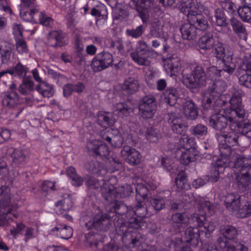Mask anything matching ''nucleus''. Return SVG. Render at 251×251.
Segmentation results:
<instances>
[{
  "label": "nucleus",
  "mask_w": 251,
  "mask_h": 251,
  "mask_svg": "<svg viewBox=\"0 0 251 251\" xmlns=\"http://www.w3.org/2000/svg\"><path fill=\"white\" fill-rule=\"evenodd\" d=\"M179 115V112L177 110L175 112L171 111L169 113L168 122L172 124V129L173 132L181 136L186 134L188 127L182 123Z\"/></svg>",
  "instance_id": "nucleus-19"
},
{
  "label": "nucleus",
  "mask_w": 251,
  "mask_h": 251,
  "mask_svg": "<svg viewBox=\"0 0 251 251\" xmlns=\"http://www.w3.org/2000/svg\"><path fill=\"white\" fill-rule=\"evenodd\" d=\"M55 182L46 180L44 181L42 184V189L44 191H50L55 190Z\"/></svg>",
  "instance_id": "nucleus-62"
},
{
  "label": "nucleus",
  "mask_w": 251,
  "mask_h": 251,
  "mask_svg": "<svg viewBox=\"0 0 251 251\" xmlns=\"http://www.w3.org/2000/svg\"><path fill=\"white\" fill-rule=\"evenodd\" d=\"M68 42L66 34L60 31H52L48 37L47 44L50 47H62L66 45Z\"/></svg>",
  "instance_id": "nucleus-22"
},
{
  "label": "nucleus",
  "mask_w": 251,
  "mask_h": 251,
  "mask_svg": "<svg viewBox=\"0 0 251 251\" xmlns=\"http://www.w3.org/2000/svg\"><path fill=\"white\" fill-rule=\"evenodd\" d=\"M139 83L138 81L133 77H129L126 79L122 85H119L117 87H120L129 94H132L138 91Z\"/></svg>",
  "instance_id": "nucleus-36"
},
{
  "label": "nucleus",
  "mask_w": 251,
  "mask_h": 251,
  "mask_svg": "<svg viewBox=\"0 0 251 251\" xmlns=\"http://www.w3.org/2000/svg\"><path fill=\"white\" fill-rule=\"evenodd\" d=\"M215 137L219 142L220 151L226 155L232 152L231 147L239 145V141L247 137L251 141V123L245 120L229 125V131L216 133Z\"/></svg>",
  "instance_id": "nucleus-3"
},
{
  "label": "nucleus",
  "mask_w": 251,
  "mask_h": 251,
  "mask_svg": "<svg viewBox=\"0 0 251 251\" xmlns=\"http://www.w3.org/2000/svg\"><path fill=\"white\" fill-rule=\"evenodd\" d=\"M98 121L99 124L104 127L112 126L115 121V118L112 114L109 112L101 111L98 114Z\"/></svg>",
  "instance_id": "nucleus-37"
},
{
  "label": "nucleus",
  "mask_w": 251,
  "mask_h": 251,
  "mask_svg": "<svg viewBox=\"0 0 251 251\" xmlns=\"http://www.w3.org/2000/svg\"><path fill=\"white\" fill-rule=\"evenodd\" d=\"M53 231H57L59 235L61 238L64 239H68L71 238L73 235V228L66 225H59L56 226L53 229Z\"/></svg>",
  "instance_id": "nucleus-43"
},
{
  "label": "nucleus",
  "mask_w": 251,
  "mask_h": 251,
  "mask_svg": "<svg viewBox=\"0 0 251 251\" xmlns=\"http://www.w3.org/2000/svg\"><path fill=\"white\" fill-rule=\"evenodd\" d=\"M214 46V53L216 57L223 61L225 64L224 69L227 72L228 75L232 74L236 68V64L232 61V52L229 50H226L224 45L221 42H218Z\"/></svg>",
  "instance_id": "nucleus-8"
},
{
  "label": "nucleus",
  "mask_w": 251,
  "mask_h": 251,
  "mask_svg": "<svg viewBox=\"0 0 251 251\" xmlns=\"http://www.w3.org/2000/svg\"><path fill=\"white\" fill-rule=\"evenodd\" d=\"M20 103L19 97L17 93L6 92L3 95L2 104L4 106L14 108Z\"/></svg>",
  "instance_id": "nucleus-31"
},
{
  "label": "nucleus",
  "mask_w": 251,
  "mask_h": 251,
  "mask_svg": "<svg viewBox=\"0 0 251 251\" xmlns=\"http://www.w3.org/2000/svg\"><path fill=\"white\" fill-rule=\"evenodd\" d=\"M220 232L224 237L228 240L235 239L238 233L237 229L230 225L222 226L220 228Z\"/></svg>",
  "instance_id": "nucleus-41"
},
{
  "label": "nucleus",
  "mask_w": 251,
  "mask_h": 251,
  "mask_svg": "<svg viewBox=\"0 0 251 251\" xmlns=\"http://www.w3.org/2000/svg\"><path fill=\"white\" fill-rule=\"evenodd\" d=\"M39 20L41 24L46 26H50L53 24L52 19L44 12H40Z\"/></svg>",
  "instance_id": "nucleus-54"
},
{
  "label": "nucleus",
  "mask_w": 251,
  "mask_h": 251,
  "mask_svg": "<svg viewBox=\"0 0 251 251\" xmlns=\"http://www.w3.org/2000/svg\"><path fill=\"white\" fill-rule=\"evenodd\" d=\"M153 6V2L151 0H138L137 2V8L138 11L141 14V18L143 22L148 20L146 17V12L148 14L151 13Z\"/></svg>",
  "instance_id": "nucleus-28"
},
{
  "label": "nucleus",
  "mask_w": 251,
  "mask_h": 251,
  "mask_svg": "<svg viewBox=\"0 0 251 251\" xmlns=\"http://www.w3.org/2000/svg\"><path fill=\"white\" fill-rule=\"evenodd\" d=\"M230 107L224 110V114H213L209 119L210 125L215 129L220 132L224 131L227 122L229 125L232 123L238 122L245 119L247 112L242 103V99L239 94L234 93L230 99Z\"/></svg>",
  "instance_id": "nucleus-4"
},
{
  "label": "nucleus",
  "mask_w": 251,
  "mask_h": 251,
  "mask_svg": "<svg viewBox=\"0 0 251 251\" xmlns=\"http://www.w3.org/2000/svg\"><path fill=\"white\" fill-rule=\"evenodd\" d=\"M112 111L115 115L121 118L127 117L132 112V109L126 103L123 102L114 105Z\"/></svg>",
  "instance_id": "nucleus-35"
},
{
  "label": "nucleus",
  "mask_w": 251,
  "mask_h": 251,
  "mask_svg": "<svg viewBox=\"0 0 251 251\" xmlns=\"http://www.w3.org/2000/svg\"><path fill=\"white\" fill-rule=\"evenodd\" d=\"M88 151L95 155L107 158L110 154L107 146L103 141L99 140L89 141L86 145Z\"/></svg>",
  "instance_id": "nucleus-17"
},
{
  "label": "nucleus",
  "mask_w": 251,
  "mask_h": 251,
  "mask_svg": "<svg viewBox=\"0 0 251 251\" xmlns=\"http://www.w3.org/2000/svg\"><path fill=\"white\" fill-rule=\"evenodd\" d=\"M109 48L113 50H117L119 52H122L123 45L122 39L120 38L112 39L109 43Z\"/></svg>",
  "instance_id": "nucleus-52"
},
{
  "label": "nucleus",
  "mask_w": 251,
  "mask_h": 251,
  "mask_svg": "<svg viewBox=\"0 0 251 251\" xmlns=\"http://www.w3.org/2000/svg\"><path fill=\"white\" fill-rule=\"evenodd\" d=\"M237 12L240 18L245 22H251V7L244 6L238 8Z\"/></svg>",
  "instance_id": "nucleus-46"
},
{
  "label": "nucleus",
  "mask_w": 251,
  "mask_h": 251,
  "mask_svg": "<svg viewBox=\"0 0 251 251\" xmlns=\"http://www.w3.org/2000/svg\"><path fill=\"white\" fill-rule=\"evenodd\" d=\"M8 169L5 164L0 166V181L5 180L8 178Z\"/></svg>",
  "instance_id": "nucleus-64"
},
{
  "label": "nucleus",
  "mask_w": 251,
  "mask_h": 251,
  "mask_svg": "<svg viewBox=\"0 0 251 251\" xmlns=\"http://www.w3.org/2000/svg\"><path fill=\"white\" fill-rule=\"evenodd\" d=\"M56 208L66 211L69 210L73 205V202L70 197L65 198L63 201H58L55 203Z\"/></svg>",
  "instance_id": "nucleus-49"
},
{
  "label": "nucleus",
  "mask_w": 251,
  "mask_h": 251,
  "mask_svg": "<svg viewBox=\"0 0 251 251\" xmlns=\"http://www.w3.org/2000/svg\"><path fill=\"white\" fill-rule=\"evenodd\" d=\"M234 167L239 171H246L251 169V156L239 155L236 158Z\"/></svg>",
  "instance_id": "nucleus-27"
},
{
  "label": "nucleus",
  "mask_w": 251,
  "mask_h": 251,
  "mask_svg": "<svg viewBox=\"0 0 251 251\" xmlns=\"http://www.w3.org/2000/svg\"><path fill=\"white\" fill-rule=\"evenodd\" d=\"M24 240L25 242L35 237L34 228L31 227H25V229Z\"/></svg>",
  "instance_id": "nucleus-58"
},
{
  "label": "nucleus",
  "mask_w": 251,
  "mask_h": 251,
  "mask_svg": "<svg viewBox=\"0 0 251 251\" xmlns=\"http://www.w3.org/2000/svg\"><path fill=\"white\" fill-rule=\"evenodd\" d=\"M7 154L11 156L13 165L19 166L24 165L26 162L29 156V151L22 147L16 149L10 148L7 150Z\"/></svg>",
  "instance_id": "nucleus-18"
},
{
  "label": "nucleus",
  "mask_w": 251,
  "mask_h": 251,
  "mask_svg": "<svg viewBox=\"0 0 251 251\" xmlns=\"http://www.w3.org/2000/svg\"><path fill=\"white\" fill-rule=\"evenodd\" d=\"M101 137L107 141L112 146L119 148L122 146L124 141H126L131 138L130 134L128 132H124L121 129H104L101 132Z\"/></svg>",
  "instance_id": "nucleus-7"
},
{
  "label": "nucleus",
  "mask_w": 251,
  "mask_h": 251,
  "mask_svg": "<svg viewBox=\"0 0 251 251\" xmlns=\"http://www.w3.org/2000/svg\"><path fill=\"white\" fill-rule=\"evenodd\" d=\"M101 190L105 189V192H107V196H105V199L109 201H113L117 199L126 197L128 196L132 192L133 189L130 185H126L119 188L118 191L113 186H111L107 190V188L103 185V182H100V184Z\"/></svg>",
  "instance_id": "nucleus-9"
},
{
  "label": "nucleus",
  "mask_w": 251,
  "mask_h": 251,
  "mask_svg": "<svg viewBox=\"0 0 251 251\" xmlns=\"http://www.w3.org/2000/svg\"><path fill=\"white\" fill-rule=\"evenodd\" d=\"M199 151L197 149H187L182 152L180 158V162L184 165H188L190 163L195 162L199 155Z\"/></svg>",
  "instance_id": "nucleus-30"
},
{
  "label": "nucleus",
  "mask_w": 251,
  "mask_h": 251,
  "mask_svg": "<svg viewBox=\"0 0 251 251\" xmlns=\"http://www.w3.org/2000/svg\"><path fill=\"white\" fill-rule=\"evenodd\" d=\"M175 183L179 191H187L191 188L184 174H179L176 178Z\"/></svg>",
  "instance_id": "nucleus-42"
},
{
  "label": "nucleus",
  "mask_w": 251,
  "mask_h": 251,
  "mask_svg": "<svg viewBox=\"0 0 251 251\" xmlns=\"http://www.w3.org/2000/svg\"><path fill=\"white\" fill-rule=\"evenodd\" d=\"M182 110L184 115L188 119L195 120L198 116L197 107L192 100L186 101L184 103Z\"/></svg>",
  "instance_id": "nucleus-32"
},
{
  "label": "nucleus",
  "mask_w": 251,
  "mask_h": 251,
  "mask_svg": "<svg viewBox=\"0 0 251 251\" xmlns=\"http://www.w3.org/2000/svg\"><path fill=\"white\" fill-rule=\"evenodd\" d=\"M113 61L112 54L108 52H101L93 59L91 66L94 71L99 72L109 67Z\"/></svg>",
  "instance_id": "nucleus-12"
},
{
  "label": "nucleus",
  "mask_w": 251,
  "mask_h": 251,
  "mask_svg": "<svg viewBox=\"0 0 251 251\" xmlns=\"http://www.w3.org/2000/svg\"><path fill=\"white\" fill-rule=\"evenodd\" d=\"M213 35L210 32H206L199 39V47L201 49L208 50L211 49L215 44Z\"/></svg>",
  "instance_id": "nucleus-34"
},
{
  "label": "nucleus",
  "mask_w": 251,
  "mask_h": 251,
  "mask_svg": "<svg viewBox=\"0 0 251 251\" xmlns=\"http://www.w3.org/2000/svg\"><path fill=\"white\" fill-rule=\"evenodd\" d=\"M148 52V46L146 43L142 41H139L137 42L136 51L131 52L130 56L138 65H148L150 64L149 61L147 58Z\"/></svg>",
  "instance_id": "nucleus-15"
},
{
  "label": "nucleus",
  "mask_w": 251,
  "mask_h": 251,
  "mask_svg": "<svg viewBox=\"0 0 251 251\" xmlns=\"http://www.w3.org/2000/svg\"><path fill=\"white\" fill-rule=\"evenodd\" d=\"M16 227H13L10 230L11 234L15 238H16L21 231L25 229V225L22 223H18L16 222Z\"/></svg>",
  "instance_id": "nucleus-57"
},
{
  "label": "nucleus",
  "mask_w": 251,
  "mask_h": 251,
  "mask_svg": "<svg viewBox=\"0 0 251 251\" xmlns=\"http://www.w3.org/2000/svg\"><path fill=\"white\" fill-rule=\"evenodd\" d=\"M233 214L241 219L250 217L251 215V201L242 200Z\"/></svg>",
  "instance_id": "nucleus-26"
},
{
  "label": "nucleus",
  "mask_w": 251,
  "mask_h": 251,
  "mask_svg": "<svg viewBox=\"0 0 251 251\" xmlns=\"http://www.w3.org/2000/svg\"><path fill=\"white\" fill-rule=\"evenodd\" d=\"M241 70L245 71L239 78L240 84L247 88L251 87V54H247L243 58L240 66Z\"/></svg>",
  "instance_id": "nucleus-16"
},
{
  "label": "nucleus",
  "mask_w": 251,
  "mask_h": 251,
  "mask_svg": "<svg viewBox=\"0 0 251 251\" xmlns=\"http://www.w3.org/2000/svg\"><path fill=\"white\" fill-rule=\"evenodd\" d=\"M4 201H2L0 204V226H8L9 225V220L12 219V216L17 218L19 216V214L16 212L18 208L17 204L10 205V201L6 205H4L2 204Z\"/></svg>",
  "instance_id": "nucleus-13"
},
{
  "label": "nucleus",
  "mask_w": 251,
  "mask_h": 251,
  "mask_svg": "<svg viewBox=\"0 0 251 251\" xmlns=\"http://www.w3.org/2000/svg\"><path fill=\"white\" fill-rule=\"evenodd\" d=\"M170 195L171 192L169 190H166L162 192H160L159 194H158V206L159 204L161 205L160 208H158V211L164 207L165 205L168 201L167 198H168Z\"/></svg>",
  "instance_id": "nucleus-51"
},
{
  "label": "nucleus",
  "mask_w": 251,
  "mask_h": 251,
  "mask_svg": "<svg viewBox=\"0 0 251 251\" xmlns=\"http://www.w3.org/2000/svg\"><path fill=\"white\" fill-rule=\"evenodd\" d=\"M110 217V216L107 215L104 216L102 215L100 211L97 215H87L84 218L85 226L88 229L95 228L97 230H101L102 223Z\"/></svg>",
  "instance_id": "nucleus-20"
},
{
  "label": "nucleus",
  "mask_w": 251,
  "mask_h": 251,
  "mask_svg": "<svg viewBox=\"0 0 251 251\" xmlns=\"http://www.w3.org/2000/svg\"><path fill=\"white\" fill-rule=\"evenodd\" d=\"M224 202L227 210L233 213L241 201V196L238 194H227L224 198Z\"/></svg>",
  "instance_id": "nucleus-23"
},
{
  "label": "nucleus",
  "mask_w": 251,
  "mask_h": 251,
  "mask_svg": "<svg viewBox=\"0 0 251 251\" xmlns=\"http://www.w3.org/2000/svg\"><path fill=\"white\" fill-rule=\"evenodd\" d=\"M144 30V28L142 25L137 26L135 29H127L126 30V34L135 38H137L140 37Z\"/></svg>",
  "instance_id": "nucleus-53"
},
{
  "label": "nucleus",
  "mask_w": 251,
  "mask_h": 251,
  "mask_svg": "<svg viewBox=\"0 0 251 251\" xmlns=\"http://www.w3.org/2000/svg\"><path fill=\"white\" fill-rule=\"evenodd\" d=\"M17 50L20 53H24L27 52L28 49L25 41L22 38L16 39Z\"/></svg>",
  "instance_id": "nucleus-56"
},
{
  "label": "nucleus",
  "mask_w": 251,
  "mask_h": 251,
  "mask_svg": "<svg viewBox=\"0 0 251 251\" xmlns=\"http://www.w3.org/2000/svg\"><path fill=\"white\" fill-rule=\"evenodd\" d=\"M13 34L15 37V40L17 38H22L23 28L20 24H15L13 26Z\"/></svg>",
  "instance_id": "nucleus-63"
},
{
  "label": "nucleus",
  "mask_w": 251,
  "mask_h": 251,
  "mask_svg": "<svg viewBox=\"0 0 251 251\" xmlns=\"http://www.w3.org/2000/svg\"><path fill=\"white\" fill-rule=\"evenodd\" d=\"M192 133L196 136H205L207 133V127L202 124H198L192 127Z\"/></svg>",
  "instance_id": "nucleus-50"
},
{
  "label": "nucleus",
  "mask_w": 251,
  "mask_h": 251,
  "mask_svg": "<svg viewBox=\"0 0 251 251\" xmlns=\"http://www.w3.org/2000/svg\"><path fill=\"white\" fill-rule=\"evenodd\" d=\"M0 183L2 182H0ZM3 199L5 201L2 202L4 205H6L9 203L10 190L9 188L3 186L2 184H0V204H1Z\"/></svg>",
  "instance_id": "nucleus-48"
},
{
  "label": "nucleus",
  "mask_w": 251,
  "mask_h": 251,
  "mask_svg": "<svg viewBox=\"0 0 251 251\" xmlns=\"http://www.w3.org/2000/svg\"><path fill=\"white\" fill-rule=\"evenodd\" d=\"M8 72L11 75L20 78L25 77L26 74V68L21 63H18L16 66L8 69Z\"/></svg>",
  "instance_id": "nucleus-45"
},
{
  "label": "nucleus",
  "mask_w": 251,
  "mask_h": 251,
  "mask_svg": "<svg viewBox=\"0 0 251 251\" xmlns=\"http://www.w3.org/2000/svg\"><path fill=\"white\" fill-rule=\"evenodd\" d=\"M156 104L155 98L147 96L140 101L139 109L141 116L144 119L151 118L156 112Z\"/></svg>",
  "instance_id": "nucleus-10"
},
{
  "label": "nucleus",
  "mask_w": 251,
  "mask_h": 251,
  "mask_svg": "<svg viewBox=\"0 0 251 251\" xmlns=\"http://www.w3.org/2000/svg\"><path fill=\"white\" fill-rule=\"evenodd\" d=\"M178 92L176 88L169 87L161 96V99L170 106L176 107V100L178 99Z\"/></svg>",
  "instance_id": "nucleus-29"
},
{
  "label": "nucleus",
  "mask_w": 251,
  "mask_h": 251,
  "mask_svg": "<svg viewBox=\"0 0 251 251\" xmlns=\"http://www.w3.org/2000/svg\"><path fill=\"white\" fill-rule=\"evenodd\" d=\"M192 73L187 74L183 77V83L190 89H198L201 87L206 84L207 79L213 81L217 80L227 72L225 70V64L222 69H218L217 67L212 66L207 70V74L205 73L202 67L197 64L192 66Z\"/></svg>",
  "instance_id": "nucleus-5"
},
{
  "label": "nucleus",
  "mask_w": 251,
  "mask_h": 251,
  "mask_svg": "<svg viewBox=\"0 0 251 251\" xmlns=\"http://www.w3.org/2000/svg\"><path fill=\"white\" fill-rule=\"evenodd\" d=\"M121 153L124 159L130 165H137L141 161L142 156L140 153L130 147L124 146L121 150Z\"/></svg>",
  "instance_id": "nucleus-21"
},
{
  "label": "nucleus",
  "mask_w": 251,
  "mask_h": 251,
  "mask_svg": "<svg viewBox=\"0 0 251 251\" xmlns=\"http://www.w3.org/2000/svg\"><path fill=\"white\" fill-rule=\"evenodd\" d=\"M163 67L166 73L171 76H178L181 73V60L173 54L169 57L163 59Z\"/></svg>",
  "instance_id": "nucleus-14"
},
{
  "label": "nucleus",
  "mask_w": 251,
  "mask_h": 251,
  "mask_svg": "<svg viewBox=\"0 0 251 251\" xmlns=\"http://www.w3.org/2000/svg\"><path fill=\"white\" fill-rule=\"evenodd\" d=\"M19 91L23 95L30 94L34 90V82L28 77L23 78V83L19 87Z\"/></svg>",
  "instance_id": "nucleus-38"
},
{
  "label": "nucleus",
  "mask_w": 251,
  "mask_h": 251,
  "mask_svg": "<svg viewBox=\"0 0 251 251\" xmlns=\"http://www.w3.org/2000/svg\"><path fill=\"white\" fill-rule=\"evenodd\" d=\"M20 15L21 18L27 22L34 21V15L37 13V10L34 8L20 7Z\"/></svg>",
  "instance_id": "nucleus-44"
},
{
  "label": "nucleus",
  "mask_w": 251,
  "mask_h": 251,
  "mask_svg": "<svg viewBox=\"0 0 251 251\" xmlns=\"http://www.w3.org/2000/svg\"><path fill=\"white\" fill-rule=\"evenodd\" d=\"M222 10H225L228 14L234 15L236 13L237 7L235 4L230 0H224L221 2Z\"/></svg>",
  "instance_id": "nucleus-47"
},
{
  "label": "nucleus",
  "mask_w": 251,
  "mask_h": 251,
  "mask_svg": "<svg viewBox=\"0 0 251 251\" xmlns=\"http://www.w3.org/2000/svg\"><path fill=\"white\" fill-rule=\"evenodd\" d=\"M236 180L239 190H245L251 182V169L246 171H239L236 175Z\"/></svg>",
  "instance_id": "nucleus-24"
},
{
  "label": "nucleus",
  "mask_w": 251,
  "mask_h": 251,
  "mask_svg": "<svg viewBox=\"0 0 251 251\" xmlns=\"http://www.w3.org/2000/svg\"><path fill=\"white\" fill-rule=\"evenodd\" d=\"M36 90L44 97L49 98L54 93L52 85L46 82H41L37 87Z\"/></svg>",
  "instance_id": "nucleus-39"
},
{
  "label": "nucleus",
  "mask_w": 251,
  "mask_h": 251,
  "mask_svg": "<svg viewBox=\"0 0 251 251\" xmlns=\"http://www.w3.org/2000/svg\"><path fill=\"white\" fill-rule=\"evenodd\" d=\"M227 87L226 82L222 79L214 81L212 84L209 87L203 94L202 106L206 110H218V107L225 104L223 100L224 96L222 94Z\"/></svg>",
  "instance_id": "nucleus-6"
},
{
  "label": "nucleus",
  "mask_w": 251,
  "mask_h": 251,
  "mask_svg": "<svg viewBox=\"0 0 251 251\" xmlns=\"http://www.w3.org/2000/svg\"><path fill=\"white\" fill-rule=\"evenodd\" d=\"M136 199L138 201V204L133 210L134 214L139 218L144 217L147 213L146 208L143 203L148 194V188L142 184H137L136 187Z\"/></svg>",
  "instance_id": "nucleus-11"
},
{
  "label": "nucleus",
  "mask_w": 251,
  "mask_h": 251,
  "mask_svg": "<svg viewBox=\"0 0 251 251\" xmlns=\"http://www.w3.org/2000/svg\"><path fill=\"white\" fill-rule=\"evenodd\" d=\"M201 3L198 0H181L180 11L187 16L188 23L182 24L180 31L184 40H194L200 30H206L209 26L205 17L199 10Z\"/></svg>",
  "instance_id": "nucleus-2"
},
{
  "label": "nucleus",
  "mask_w": 251,
  "mask_h": 251,
  "mask_svg": "<svg viewBox=\"0 0 251 251\" xmlns=\"http://www.w3.org/2000/svg\"><path fill=\"white\" fill-rule=\"evenodd\" d=\"M230 24L234 32L238 35L241 39L246 41L247 39V33L242 23L232 18L230 19Z\"/></svg>",
  "instance_id": "nucleus-33"
},
{
  "label": "nucleus",
  "mask_w": 251,
  "mask_h": 251,
  "mask_svg": "<svg viewBox=\"0 0 251 251\" xmlns=\"http://www.w3.org/2000/svg\"><path fill=\"white\" fill-rule=\"evenodd\" d=\"M11 51L9 49L2 50H0V58L3 64H6L10 59Z\"/></svg>",
  "instance_id": "nucleus-59"
},
{
  "label": "nucleus",
  "mask_w": 251,
  "mask_h": 251,
  "mask_svg": "<svg viewBox=\"0 0 251 251\" xmlns=\"http://www.w3.org/2000/svg\"><path fill=\"white\" fill-rule=\"evenodd\" d=\"M220 152V158H219L214 163V167L215 169H219L220 172H224L225 169L229 165V155H226L223 151Z\"/></svg>",
  "instance_id": "nucleus-40"
},
{
  "label": "nucleus",
  "mask_w": 251,
  "mask_h": 251,
  "mask_svg": "<svg viewBox=\"0 0 251 251\" xmlns=\"http://www.w3.org/2000/svg\"><path fill=\"white\" fill-rule=\"evenodd\" d=\"M224 172H220L219 169H215L214 166L211 170V173L209 176V180L212 182H217L219 178V175Z\"/></svg>",
  "instance_id": "nucleus-60"
},
{
  "label": "nucleus",
  "mask_w": 251,
  "mask_h": 251,
  "mask_svg": "<svg viewBox=\"0 0 251 251\" xmlns=\"http://www.w3.org/2000/svg\"><path fill=\"white\" fill-rule=\"evenodd\" d=\"M128 226L134 229H138L142 226V222L141 221V219H137L135 217L131 218L129 219Z\"/></svg>",
  "instance_id": "nucleus-61"
},
{
  "label": "nucleus",
  "mask_w": 251,
  "mask_h": 251,
  "mask_svg": "<svg viewBox=\"0 0 251 251\" xmlns=\"http://www.w3.org/2000/svg\"><path fill=\"white\" fill-rule=\"evenodd\" d=\"M197 208L198 213L189 215L187 212L176 213L172 216L173 227L175 232L178 233L186 227L184 236L172 241L176 249L179 243H190L192 247H197L201 238L208 237L215 229L217 223L215 220L208 222L207 217L215 213V206L209 201L201 198Z\"/></svg>",
  "instance_id": "nucleus-1"
},
{
  "label": "nucleus",
  "mask_w": 251,
  "mask_h": 251,
  "mask_svg": "<svg viewBox=\"0 0 251 251\" xmlns=\"http://www.w3.org/2000/svg\"><path fill=\"white\" fill-rule=\"evenodd\" d=\"M224 237H220L218 239V243L222 251H230L231 249L232 245Z\"/></svg>",
  "instance_id": "nucleus-55"
},
{
  "label": "nucleus",
  "mask_w": 251,
  "mask_h": 251,
  "mask_svg": "<svg viewBox=\"0 0 251 251\" xmlns=\"http://www.w3.org/2000/svg\"><path fill=\"white\" fill-rule=\"evenodd\" d=\"M209 20L211 21V25L214 27H226L228 25L224 11L220 8L215 10L214 16L210 17Z\"/></svg>",
  "instance_id": "nucleus-25"
}]
</instances>
